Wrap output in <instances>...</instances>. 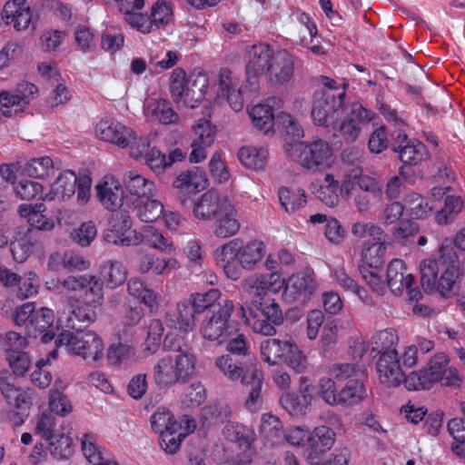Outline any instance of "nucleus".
<instances>
[{"instance_id": "obj_1", "label": "nucleus", "mask_w": 465, "mask_h": 465, "mask_svg": "<svg viewBox=\"0 0 465 465\" xmlns=\"http://www.w3.org/2000/svg\"><path fill=\"white\" fill-rule=\"evenodd\" d=\"M34 433L46 443H36L28 456L32 465H39L46 459L47 450L57 460L70 458L74 450L71 428L64 423L58 424L55 418L47 411H43L34 419Z\"/></svg>"}, {"instance_id": "obj_2", "label": "nucleus", "mask_w": 465, "mask_h": 465, "mask_svg": "<svg viewBox=\"0 0 465 465\" xmlns=\"http://www.w3.org/2000/svg\"><path fill=\"white\" fill-rule=\"evenodd\" d=\"M266 253V244L261 239L243 242L234 238L218 247L213 257L225 276L237 281L242 271H253L261 263Z\"/></svg>"}, {"instance_id": "obj_3", "label": "nucleus", "mask_w": 465, "mask_h": 465, "mask_svg": "<svg viewBox=\"0 0 465 465\" xmlns=\"http://www.w3.org/2000/svg\"><path fill=\"white\" fill-rule=\"evenodd\" d=\"M165 345L174 351L160 358L153 368V377L160 387H170L185 383L196 370L197 359L193 352L181 350L172 333L165 336Z\"/></svg>"}, {"instance_id": "obj_4", "label": "nucleus", "mask_w": 465, "mask_h": 465, "mask_svg": "<svg viewBox=\"0 0 465 465\" xmlns=\"http://www.w3.org/2000/svg\"><path fill=\"white\" fill-rule=\"evenodd\" d=\"M463 382V377L460 371L450 365L449 355L444 352H437L430 358L427 364L407 374L406 389L408 391H429L435 384L459 389Z\"/></svg>"}, {"instance_id": "obj_5", "label": "nucleus", "mask_w": 465, "mask_h": 465, "mask_svg": "<svg viewBox=\"0 0 465 465\" xmlns=\"http://www.w3.org/2000/svg\"><path fill=\"white\" fill-rule=\"evenodd\" d=\"M95 137L121 149H129V154L139 159L149 146L146 136L138 134L130 126L114 118H102L94 127Z\"/></svg>"}, {"instance_id": "obj_6", "label": "nucleus", "mask_w": 465, "mask_h": 465, "mask_svg": "<svg viewBox=\"0 0 465 465\" xmlns=\"http://www.w3.org/2000/svg\"><path fill=\"white\" fill-rule=\"evenodd\" d=\"M284 150L293 162L311 173L323 172L329 169L334 162L330 143L321 138L288 143Z\"/></svg>"}, {"instance_id": "obj_7", "label": "nucleus", "mask_w": 465, "mask_h": 465, "mask_svg": "<svg viewBox=\"0 0 465 465\" xmlns=\"http://www.w3.org/2000/svg\"><path fill=\"white\" fill-rule=\"evenodd\" d=\"M92 178L88 174H76L64 170L53 182L50 189L43 195L46 202H66L76 194L75 203L84 206L91 199Z\"/></svg>"}, {"instance_id": "obj_8", "label": "nucleus", "mask_w": 465, "mask_h": 465, "mask_svg": "<svg viewBox=\"0 0 465 465\" xmlns=\"http://www.w3.org/2000/svg\"><path fill=\"white\" fill-rule=\"evenodd\" d=\"M57 347L64 346L69 353L96 362L104 357V342L93 331H62L55 340Z\"/></svg>"}, {"instance_id": "obj_9", "label": "nucleus", "mask_w": 465, "mask_h": 465, "mask_svg": "<svg viewBox=\"0 0 465 465\" xmlns=\"http://www.w3.org/2000/svg\"><path fill=\"white\" fill-rule=\"evenodd\" d=\"M234 311V304L231 300H223L219 303L217 311L206 316L201 322L200 333L204 340L216 341L218 344L225 342L237 331V325L231 319Z\"/></svg>"}, {"instance_id": "obj_10", "label": "nucleus", "mask_w": 465, "mask_h": 465, "mask_svg": "<svg viewBox=\"0 0 465 465\" xmlns=\"http://www.w3.org/2000/svg\"><path fill=\"white\" fill-rule=\"evenodd\" d=\"M413 283L414 277L401 259H393L389 262L387 285L394 295L401 296L407 292L411 301L420 300L421 292L417 286L413 287Z\"/></svg>"}, {"instance_id": "obj_11", "label": "nucleus", "mask_w": 465, "mask_h": 465, "mask_svg": "<svg viewBox=\"0 0 465 465\" xmlns=\"http://www.w3.org/2000/svg\"><path fill=\"white\" fill-rule=\"evenodd\" d=\"M275 55L273 50L266 44L253 45L246 54V82L252 90H255L259 79L265 75Z\"/></svg>"}, {"instance_id": "obj_12", "label": "nucleus", "mask_w": 465, "mask_h": 465, "mask_svg": "<svg viewBox=\"0 0 465 465\" xmlns=\"http://www.w3.org/2000/svg\"><path fill=\"white\" fill-rule=\"evenodd\" d=\"M38 94L35 84L22 82L13 91H0V114L12 117L22 112Z\"/></svg>"}, {"instance_id": "obj_13", "label": "nucleus", "mask_w": 465, "mask_h": 465, "mask_svg": "<svg viewBox=\"0 0 465 465\" xmlns=\"http://www.w3.org/2000/svg\"><path fill=\"white\" fill-rule=\"evenodd\" d=\"M346 93L341 90L335 94L316 93L314 94L312 118L316 125H327L329 119L340 116L344 109Z\"/></svg>"}, {"instance_id": "obj_14", "label": "nucleus", "mask_w": 465, "mask_h": 465, "mask_svg": "<svg viewBox=\"0 0 465 465\" xmlns=\"http://www.w3.org/2000/svg\"><path fill=\"white\" fill-rule=\"evenodd\" d=\"M372 120V113L360 104H353L343 120L333 126L339 136L347 143H354L362 127Z\"/></svg>"}, {"instance_id": "obj_15", "label": "nucleus", "mask_w": 465, "mask_h": 465, "mask_svg": "<svg viewBox=\"0 0 465 465\" xmlns=\"http://www.w3.org/2000/svg\"><path fill=\"white\" fill-rule=\"evenodd\" d=\"M283 299L289 303L307 302L316 290L313 273L298 272L284 281Z\"/></svg>"}, {"instance_id": "obj_16", "label": "nucleus", "mask_w": 465, "mask_h": 465, "mask_svg": "<svg viewBox=\"0 0 465 465\" xmlns=\"http://www.w3.org/2000/svg\"><path fill=\"white\" fill-rule=\"evenodd\" d=\"M440 276L437 277L434 289L442 295L449 296L458 278L459 258L454 248L449 244H442L440 249Z\"/></svg>"}, {"instance_id": "obj_17", "label": "nucleus", "mask_w": 465, "mask_h": 465, "mask_svg": "<svg viewBox=\"0 0 465 465\" xmlns=\"http://www.w3.org/2000/svg\"><path fill=\"white\" fill-rule=\"evenodd\" d=\"M376 371L380 382L385 387H398L402 382L406 386L407 375L401 367L398 351L381 354L376 362Z\"/></svg>"}, {"instance_id": "obj_18", "label": "nucleus", "mask_w": 465, "mask_h": 465, "mask_svg": "<svg viewBox=\"0 0 465 465\" xmlns=\"http://www.w3.org/2000/svg\"><path fill=\"white\" fill-rule=\"evenodd\" d=\"M133 221L127 213H120L111 221V226L104 232V238L108 243L119 246H136L139 231L132 230Z\"/></svg>"}, {"instance_id": "obj_19", "label": "nucleus", "mask_w": 465, "mask_h": 465, "mask_svg": "<svg viewBox=\"0 0 465 465\" xmlns=\"http://www.w3.org/2000/svg\"><path fill=\"white\" fill-rule=\"evenodd\" d=\"M218 94L226 98L234 112H240L244 105L242 84L240 76L228 68H222L218 74Z\"/></svg>"}, {"instance_id": "obj_20", "label": "nucleus", "mask_w": 465, "mask_h": 465, "mask_svg": "<svg viewBox=\"0 0 465 465\" xmlns=\"http://www.w3.org/2000/svg\"><path fill=\"white\" fill-rule=\"evenodd\" d=\"M356 186L360 190L378 195L381 193V185L374 178L363 173L361 166H353L348 169L340 185V192L342 197L349 198Z\"/></svg>"}, {"instance_id": "obj_21", "label": "nucleus", "mask_w": 465, "mask_h": 465, "mask_svg": "<svg viewBox=\"0 0 465 465\" xmlns=\"http://www.w3.org/2000/svg\"><path fill=\"white\" fill-rule=\"evenodd\" d=\"M243 291L251 297L263 301L268 292L278 293L282 289L284 280L278 272L252 274L242 282Z\"/></svg>"}, {"instance_id": "obj_22", "label": "nucleus", "mask_w": 465, "mask_h": 465, "mask_svg": "<svg viewBox=\"0 0 465 465\" xmlns=\"http://www.w3.org/2000/svg\"><path fill=\"white\" fill-rule=\"evenodd\" d=\"M1 17L5 25H13L17 32L34 25L33 12L26 0H10L3 7Z\"/></svg>"}, {"instance_id": "obj_23", "label": "nucleus", "mask_w": 465, "mask_h": 465, "mask_svg": "<svg viewBox=\"0 0 465 465\" xmlns=\"http://www.w3.org/2000/svg\"><path fill=\"white\" fill-rule=\"evenodd\" d=\"M231 202L230 198L213 190L203 193L193 203V214L199 221H211Z\"/></svg>"}, {"instance_id": "obj_24", "label": "nucleus", "mask_w": 465, "mask_h": 465, "mask_svg": "<svg viewBox=\"0 0 465 465\" xmlns=\"http://www.w3.org/2000/svg\"><path fill=\"white\" fill-rule=\"evenodd\" d=\"M336 433L325 425L315 427L307 438V459L312 464H319L324 453L331 449Z\"/></svg>"}, {"instance_id": "obj_25", "label": "nucleus", "mask_w": 465, "mask_h": 465, "mask_svg": "<svg viewBox=\"0 0 465 465\" xmlns=\"http://www.w3.org/2000/svg\"><path fill=\"white\" fill-rule=\"evenodd\" d=\"M58 329L54 311L46 307L35 311L26 324L28 334L34 337L41 335L44 343L51 341Z\"/></svg>"}, {"instance_id": "obj_26", "label": "nucleus", "mask_w": 465, "mask_h": 465, "mask_svg": "<svg viewBox=\"0 0 465 465\" xmlns=\"http://www.w3.org/2000/svg\"><path fill=\"white\" fill-rule=\"evenodd\" d=\"M196 428L195 420L188 415H183L179 425L170 427L159 434L160 446L167 454L176 453L185 437L193 432Z\"/></svg>"}, {"instance_id": "obj_27", "label": "nucleus", "mask_w": 465, "mask_h": 465, "mask_svg": "<svg viewBox=\"0 0 465 465\" xmlns=\"http://www.w3.org/2000/svg\"><path fill=\"white\" fill-rule=\"evenodd\" d=\"M99 203L109 211H116L123 204L124 191L118 180L112 175L103 177L94 187Z\"/></svg>"}, {"instance_id": "obj_28", "label": "nucleus", "mask_w": 465, "mask_h": 465, "mask_svg": "<svg viewBox=\"0 0 465 465\" xmlns=\"http://www.w3.org/2000/svg\"><path fill=\"white\" fill-rule=\"evenodd\" d=\"M223 433L227 440L236 442L244 450L242 459L239 460L240 465L249 464L253 456L251 447L255 438L254 431L241 423L229 421L225 424Z\"/></svg>"}, {"instance_id": "obj_29", "label": "nucleus", "mask_w": 465, "mask_h": 465, "mask_svg": "<svg viewBox=\"0 0 465 465\" xmlns=\"http://www.w3.org/2000/svg\"><path fill=\"white\" fill-rule=\"evenodd\" d=\"M262 382L263 373L255 364H250L245 367L242 384L250 388L248 397L245 401V406L251 411H258L262 404Z\"/></svg>"}, {"instance_id": "obj_30", "label": "nucleus", "mask_w": 465, "mask_h": 465, "mask_svg": "<svg viewBox=\"0 0 465 465\" xmlns=\"http://www.w3.org/2000/svg\"><path fill=\"white\" fill-rule=\"evenodd\" d=\"M173 186L177 190V193L184 204L188 195L196 193L207 186V179L203 171L195 167L181 173L173 181Z\"/></svg>"}, {"instance_id": "obj_31", "label": "nucleus", "mask_w": 465, "mask_h": 465, "mask_svg": "<svg viewBox=\"0 0 465 465\" xmlns=\"http://www.w3.org/2000/svg\"><path fill=\"white\" fill-rule=\"evenodd\" d=\"M137 271L141 274L152 272L155 275H165L180 267L176 258L157 256L149 252L140 253L137 259Z\"/></svg>"}, {"instance_id": "obj_32", "label": "nucleus", "mask_w": 465, "mask_h": 465, "mask_svg": "<svg viewBox=\"0 0 465 465\" xmlns=\"http://www.w3.org/2000/svg\"><path fill=\"white\" fill-rule=\"evenodd\" d=\"M396 143L394 151L404 164L417 165L428 158L426 146L416 139H408L406 134L400 133Z\"/></svg>"}, {"instance_id": "obj_33", "label": "nucleus", "mask_w": 465, "mask_h": 465, "mask_svg": "<svg viewBox=\"0 0 465 465\" xmlns=\"http://www.w3.org/2000/svg\"><path fill=\"white\" fill-rule=\"evenodd\" d=\"M165 322L168 328L187 334L195 326L194 311L189 303L179 302L166 312Z\"/></svg>"}, {"instance_id": "obj_34", "label": "nucleus", "mask_w": 465, "mask_h": 465, "mask_svg": "<svg viewBox=\"0 0 465 465\" xmlns=\"http://www.w3.org/2000/svg\"><path fill=\"white\" fill-rule=\"evenodd\" d=\"M330 276L338 287L344 292H351L363 303L370 304L371 299L367 290L360 285L346 271L343 262L330 265Z\"/></svg>"}, {"instance_id": "obj_35", "label": "nucleus", "mask_w": 465, "mask_h": 465, "mask_svg": "<svg viewBox=\"0 0 465 465\" xmlns=\"http://www.w3.org/2000/svg\"><path fill=\"white\" fill-rule=\"evenodd\" d=\"M213 232L219 239L232 237L238 233L241 223L238 211L231 201L214 218Z\"/></svg>"}, {"instance_id": "obj_36", "label": "nucleus", "mask_w": 465, "mask_h": 465, "mask_svg": "<svg viewBox=\"0 0 465 465\" xmlns=\"http://www.w3.org/2000/svg\"><path fill=\"white\" fill-rule=\"evenodd\" d=\"M293 71V56L286 51H279L275 53L266 75L272 84H284L291 81Z\"/></svg>"}, {"instance_id": "obj_37", "label": "nucleus", "mask_w": 465, "mask_h": 465, "mask_svg": "<svg viewBox=\"0 0 465 465\" xmlns=\"http://www.w3.org/2000/svg\"><path fill=\"white\" fill-rule=\"evenodd\" d=\"M143 114L149 121L162 124H171L178 121V115L170 102L160 97L148 98L143 105Z\"/></svg>"}, {"instance_id": "obj_38", "label": "nucleus", "mask_w": 465, "mask_h": 465, "mask_svg": "<svg viewBox=\"0 0 465 465\" xmlns=\"http://www.w3.org/2000/svg\"><path fill=\"white\" fill-rule=\"evenodd\" d=\"M137 238H139L137 239V245L145 243L152 249L168 254H172L176 251L173 242L164 236L160 229L152 225L142 227Z\"/></svg>"}, {"instance_id": "obj_39", "label": "nucleus", "mask_w": 465, "mask_h": 465, "mask_svg": "<svg viewBox=\"0 0 465 465\" xmlns=\"http://www.w3.org/2000/svg\"><path fill=\"white\" fill-rule=\"evenodd\" d=\"M188 82L189 75H186L182 68H175L171 75L170 92L173 101L175 104L193 109L198 105L196 102L188 100L191 96V88L189 87Z\"/></svg>"}, {"instance_id": "obj_40", "label": "nucleus", "mask_w": 465, "mask_h": 465, "mask_svg": "<svg viewBox=\"0 0 465 465\" xmlns=\"http://www.w3.org/2000/svg\"><path fill=\"white\" fill-rule=\"evenodd\" d=\"M99 278L107 289H116L123 285L128 276V271L122 262L107 260L99 266Z\"/></svg>"}, {"instance_id": "obj_41", "label": "nucleus", "mask_w": 465, "mask_h": 465, "mask_svg": "<svg viewBox=\"0 0 465 465\" xmlns=\"http://www.w3.org/2000/svg\"><path fill=\"white\" fill-rule=\"evenodd\" d=\"M91 262L83 255L69 251L64 253H53L48 260V267L52 271L58 272L62 268L69 271H86L90 268Z\"/></svg>"}, {"instance_id": "obj_42", "label": "nucleus", "mask_w": 465, "mask_h": 465, "mask_svg": "<svg viewBox=\"0 0 465 465\" xmlns=\"http://www.w3.org/2000/svg\"><path fill=\"white\" fill-rule=\"evenodd\" d=\"M46 206L44 203L21 204L18 207V213L26 219L27 223L34 228L49 232L54 228V221L47 217L44 213Z\"/></svg>"}, {"instance_id": "obj_43", "label": "nucleus", "mask_w": 465, "mask_h": 465, "mask_svg": "<svg viewBox=\"0 0 465 465\" xmlns=\"http://www.w3.org/2000/svg\"><path fill=\"white\" fill-rule=\"evenodd\" d=\"M127 292L146 306L150 312H154L160 306L161 297L157 292L149 288L138 278H131L127 282Z\"/></svg>"}, {"instance_id": "obj_44", "label": "nucleus", "mask_w": 465, "mask_h": 465, "mask_svg": "<svg viewBox=\"0 0 465 465\" xmlns=\"http://www.w3.org/2000/svg\"><path fill=\"white\" fill-rule=\"evenodd\" d=\"M123 183L127 195L134 196L135 199L155 195L154 183L134 171H129L124 174Z\"/></svg>"}, {"instance_id": "obj_45", "label": "nucleus", "mask_w": 465, "mask_h": 465, "mask_svg": "<svg viewBox=\"0 0 465 465\" xmlns=\"http://www.w3.org/2000/svg\"><path fill=\"white\" fill-rule=\"evenodd\" d=\"M132 206L136 217L143 223H153L162 217L163 203L154 199L153 196H146L142 199H134Z\"/></svg>"}, {"instance_id": "obj_46", "label": "nucleus", "mask_w": 465, "mask_h": 465, "mask_svg": "<svg viewBox=\"0 0 465 465\" xmlns=\"http://www.w3.org/2000/svg\"><path fill=\"white\" fill-rule=\"evenodd\" d=\"M0 390L7 403L15 410H30L34 398L32 390L17 388L5 381H1Z\"/></svg>"}, {"instance_id": "obj_47", "label": "nucleus", "mask_w": 465, "mask_h": 465, "mask_svg": "<svg viewBox=\"0 0 465 465\" xmlns=\"http://www.w3.org/2000/svg\"><path fill=\"white\" fill-rule=\"evenodd\" d=\"M386 250L387 246L383 237L379 240L366 241L362 246L359 266L365 265L372 269L381 268L384 263Z\"/></svg>"}, {"instance_id": "obj_48", "label": "nucleus", "mask_w": 465, "mask_h": 465, "mask_svg": "<svg viewBox=\"0 0 465 465\" xmlns=\"http://www.w3.org/2000/svg\"><path fill=\"white\" fill-rule=\"evenodd\" d=\"M95 436L85 433L81 439L82 451L91 465H118V462L110 457H104L95 442Z\"/></svg>"}, {"instance_id": "obj_49", "label": "nucleus", "mask_w": 465, "mask_h": 465, "mask_svg": "<svg viewBox=\"0 0 465 465\" xmlns=\"http://www.w3.org/2000/svg\"><path fill=\"white\" fill-rule=\"evenodd\" d=\"M279 364H285L295 372L302 373L307 369V358L294 341L286 340Z\"/></svg>"}, {"instance_id": "obj_50", "label": "nucleus", "mask_w": 465, "mask_h": 465, "mask_svg": "<svg viewBox=\"0 0 465 465\" xmlns=\"http://www.w3.org/2000/svg\"><path fill=\"white\" fill-rule=\"evenodd\" d=\"M248 114L255 128L268 134L273 128L274 114L272 106L268 104H257L248 108Z\"/></svg>"}, {"instance_id": "obj_51", "label": "nucleus", "mask_w": 465, "mask_h": 465, "mask_svg": "<svg viewBox=\"0 0 465 465\" xmlns=\"http://www.w3.org/2000/svg\"><path fill=\"white\" fill-rule=\"evenodd\" d=\"M134 356V347L121 341L110 344L106 351L108 364L117 368L127 366Z\"/></svg>"}, {"instance_id": "obj_52", "label": "nucleus", "mask_w": 465, "mask_h": 465, "mask_svg": "<svg viewBox=\"0 0 465 465\" xmlns=\"http://www.w3.org/2000/svg\"><path fill=\"white\" fill-rule=\"evenodd\" d=\"M240 162L252 170L262 169L268 159V152L262 147L243 146L238 152Z\"/></svg>"}, {"instance_id": "obj_53", "label": "nucleus", "mask_w": 465, "mask_h": 465, "mask_svg": "<svg viewBox=\"0 0 465 465\" xmlns=\"http://www.w3.org/2000/svg\"><path fill=\"white\" fill-rule=\"evenodd\" d=\"M260 434L268 443L274 445L280 442L282 434V424L277 416L264 413L261 418Z\"/></svg>"}, {"instance_id": "obj_54", "label": "nucleus", "mask_w": 465, "mask_h": 465, "mask_svg": "<svg viewBox=\"0 0 465 465\" xmlns=\"http://www.w3.org/2000/svg\"><path fill=\"white\" fill-rule=\"evenodd\" d=\"M404 208L413 219H424L433 210L429 200L417 193H410L405 196Z\"/></svg>"}, {"instance_id": "obj_55", "label": "nucleus", "mask_w": 465, "mask_h": 465, "mask_svg": "<svg viewBox=\"0 0 465 465\" xmlns=\"http://www.w3.org/2000/svg\"><path fill=\"white\" fill-rule=\"evenodd\" d=\"M83 302L89 305L100 307L104 300V289L101 279L94 274H88L84 288H83Z\"/></svg>"}, {"instance_id": "obj_56", "label": "nucleus", "mask_w": 465, "mask_h": 465, "mask_svg": "<svg viewBox=\"0 0 465 465\" xmlns=\"http://www.w3.org/2000/svg\"><path fill=\"white\" fill-rule=\"evenodd\" d=\"M366 397V391L361 379H351L339 392V403L355 405L361 402Z\"/></svg>"}, {"instance_id": "obj_57", "label": "nucleus", "mask_w": 465, "mask_h": 465, "mask_svg": "<svg viewBox=\"0 0 465 465\" xmlns=\"http://www.w3.org/2000/svg\"><path fill=\"white\" fill-rule=\"evenodd\" d=\"M371 351L383 354L387 351H397L396 345L399 342V336L395 330H381L371 337Z\"/></svg>"}, {"instance_id": "obj_58", "label": "nucleus", "mask_w": 465, "mask_h": 465, "mask_svg": "<svg viewBox=\"0 0 465 465\" xmlns=\"http://www.w3.org/2000/svg\"><path fill=\"white\" fill-rule=\"evenodd\" d=\"M214 366L226 379L232 381H242L245 371V368L243 369L230 354L216 357Z\"/></svg>"}, {"instance_id": "obj_59", "label": "nucleus", "mask_w": 465, "mask_h": 465, "mask_svg": "<svg viewBox=\"0 0 465 465\" xmlns=\"http://www.w3.org/2000/svg\"><path fill=\"white\" fill-rule=\"evenodd\" d=\"M188 84L191 88V96L188 100L196 102L198 105L207 94L210 84L209 77L203 70H194L189 74Z\"/></svg>"}, {"instance_id": "obj_60", "label": "nucleus", "mask_w": 465, "mask_h": 465, "mask_svg": "<svg viewBox=\"0 0 465 465\" xmlns=\"http://www.w3.org/2000/svg\"><path fill=\"white\" fill-rule=\"evenodd\" d=\"M278 195L282 206L288 213H294L306 203L305 192L300 188L292 190L282 187L279 189Z\"/></svg>"}, {"instance_id": "obj_61", "label": "nucleus", "mask_w": 465, "mask_h": 465, "mask_svg": "<svg viewBox=\"0 0 465 465\" xmlns=\"http://www.w3.org/2000/svg\"><path fill=\"white\" fill-rule=\"evenodd\" d=\"M97 306L89 305L86 302H83V304L77 305L71 312V315L67 319L66 327L77 330L78 327L75 323V321L81 322L84 325H90L96 321L97 313H96Z\"/></svg>"}, {"instance_id": "obj_62", "label": "nucleus", "mask_w": 465, "mask_h": 465, "mask_svg": "<svg viewBox=\"0 0 465 465\" xmlns=\"http://www.w3.org/2000/svg\"><path fill=\"white\" fill-rule=\"evenodd\" d=\"M280 404L291 416L297 418L306 415L311 409L300 395L290 391L282 394Z\"/></svg>"}, {"instance_id": "obj_63", "label": "nucleus", "mask_w": 465, "mask_h": 465, "mask_svg": "<svg viewBox=\"0 0 465 465\" xmlns=\"http://www.w3.org/2000/svg\"><path fill=\"white\" fill-rule=\"evenodd\" d=\"M10 247L14 260L17 262H24L36 250L37 242L29 235L25 234L12 241Z\"/></svg>"}, {"instance_id": "obj_64", "label": "nucleus", "mask_w": 465, "mask_h": 465, "mask_svg": "<svg viewBox=\"0 0 465 465\" xmlns=\"http://www.w3.org/2000/svg\"><path fill=\"white\" fill-rule=\"evenodd\" d=\"M48 408L52 413L60 417H66L74 411V406L70 399L58 389L50 390Z\"/></svg>"}]
</instances>
